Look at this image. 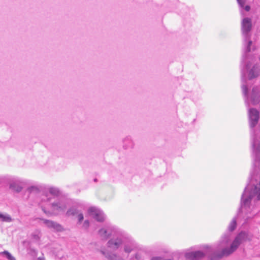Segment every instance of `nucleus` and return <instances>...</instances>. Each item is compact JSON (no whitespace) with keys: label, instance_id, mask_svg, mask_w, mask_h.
Listing matches in <instances>:
<instances>
[{"label":"nucleus","instance_id":"1","mask_svg":"<svg viewBox=\"0 0 260 260\" xmlns=\"http://www.w3.org/2000/svg\"><path fill=\"white\" fill-rule=\"evenodd\" d=\"M230 240L229 234L225 235L218 246L217 250L211 255L212 260L220 259L232 254L243 242L249 240L248 234L244 232L240 233L231 244L230 247L227 246Z\"/></svg>","mask_w":260,"mask_h":260},{"label":"nucleus","instance_id":"2","mask_svg":"<svg viewBox=\"0 0 260 260\" xmlns=\"http://www.w3.org/2000/svg\"><path fill=\"white\" fill-rule=\"evenodd\" d=\"M252 27L251 21L250 18L245 17L242 21V34L244 38V45L245 52H251L255 50V48L252 45V41L249 40L250 32Z\"/></svg>","mask_w":260,"mask_h":260},{"label":"nucleus","instance_id":"3","mask_svg":"<svg viewBox=\"0 0 260 260\" xmlns=\"http://www.w3.org/2000/svg\"><path fill=\"white\" fill-rule=\"evenodd\" d=\"M257 138H260V127L254 132L252 144L253 165L255 170L258 171L260 170V140Z\"/></svg>","mask_w":260,"mask_h":260},{"label":"nucleus","instance_id":"4","mask_svg":"<svg viewBox=\"0 0 260 260\" xmlns=\"http://www.w3.org/2000/svg\"><path fill=\"white\" fill-rule=\"evenodd\" d=\"M248 116L250 126L253 128L257 124L258 121L259 113L254 108L249 109L248 110Z\"/></svg>","mask_w":260,"mask_h":260},{"label":"nucleus","instance_id":"5","mask_svg":"<svg viewBox=\"0 0 260 260\" xmlns=\"http://www.w3.org/2000/svg\"><path fill=\"white\" fill-rule=\"evenodd\" d=\"M88 213L98 221L102 222L105 219L103 212L95 207H92L89 208L88 209Z\"/></svg>","mask_w":260,"mask_h":260},{"label":"nucleus","instance_id":"6","mask_svg":"<svg viewBox=\"0 0 260 260\" xmlns=\"http://www.w3.org/2000/svg\"><path fill=\"white\" fill-rule=\"evenodd\" d=\"M43 223L48 228L52 229L56 232H62L64 231L63 227L59 223L52 220L40 218Z\"/></svg>","mask_w":260,"mask_h":260},{"label":"nucleus","instance_id":"7","mask_svg":"<svg viewBox=\"0 0 260 260\" xmlns=\"http://www.w3.org/2000/svg\"><path fill=\"white\" fill-rule=\"evenodd\" d=\"M210 251H207L206 253L201 251L187 252L185 254V257L188 260H198L203 257L205 254H208Z\"/></svg>","mask_w":260,"mask_h":260},{"label":"nucleus","instance_id":"8","mask_svg":"<svg viewBox=\"0 0 260 260\" xmlns=\"http://www.w3.org/2000/svg\"><path fill=\"white\" fill-rule=\"evenodd\" d=\"M260 75V68L258 66L254 65L249 70L248 74L250 80L258 77Z\"/></svg>","mask_w":260,"mask_h":260},{"label":"nucleus","instance_id":"9","mask_svg":"<svg viewBox=\"0 0 260 260\" xmlns=\"http://www.w3.org/2000/svg\"><path fill=\"white\" fill-rule=\"evenodd\" d=\"M24 186V183L19 180H15L10 184V188L17 192H20Z\"/></svg>","mask_w":260,"mask_h":260},{"label":"nucleus","instance_id":"10","mask_svg":"<svg viewBox=\"0 0 260 260\" xmlns=\"http://www.w3.org/2000/svg\"><path fill=\"white\" fill-rule=\"evenodd\" d=\"M251 98L253 104H256L260 101V93L257 87H254L252 88Z\"/></svg>","mask_w":260,"mask_h":260},{"label":"nucleus","instance_id":"11","mask_svg":"<svg viewBox=\"0 0 260 260\" xmlns=\"http://www.w3.org/2000/svg\"><path fill=\"white\" fill-rule=\"evenodd\" d=\"M122 244V240L120 238L112 239L108 242V247L113 249H117Z\"/></svg>","mask_w":260,"mask_h":260},{"label":"nucleus","instance_id":"12","mask_svg":"<svg viewBox=\"0 0 260 260\" xmlns=\"http://www.w3.org/2000/svg\"><path fill=\"white\" fill-rule=\"evenodd\" d=\"M111 228H102L99 231L100 236L103 239H107L111 235Z\"/></svg>","mask_w":260,"mask_h":260},{"label":"nucleus","instance_id":"13","mask_svg":"<svg viewBox=\"0 0 260 260\" xmlns=\"http://www.w3.org/2000/svg\"><path fill=\"white\" fill-rule=\"evenodd\" d=\"M54 210L63 211L67 207L66 205L62 202L54 203L52 204Z\"/></svg>","mask_w":260,"mask_h":260},{"label":"nucleus","instance_id":"14","mask_svg":"<svg viewBox=\"0 0 260 260\" xmlns=\"http://www.w3.org/2000/svg\"><path fill=\"white\" fill-rule=\"evenodd\" d=\"M102 253L108 260H122L119 255L112 252H105L103 251Z\"/></svg>","mask_w":260,"mask_h":260},{"label":"nucleus","instance_id":"15","mask_svg":"<svg viewBox=\"0 0 260 260\" xmlns=\"http://www.w3.org/2000/svg\"><path fill=\"white\" fill-rule=\"evenodd\" d=\"M0 220L4 222H11L12 221V219L11 217L8 214H3L0 213Z\"/></svg>","mask_w":260,"mask_h":260},{"label":"nucleus","instance_id":"16","mask_svg":"<svg viewBox=\"0 0 260 260\" xmlns=\"http://www.w3.org/2000/svg\"><path fill=\"white\" fill-rule=\"evenodd\" d=\"M78 213L79 212L76 208L72 207L68 210V211L66 213V214L67 216H69L71 215H75L76 214H78Z\"/></svg>","mask_w":260,"mask_h":260},{"label":"nucleus","instance_id":"17","mask_svg":"<svg viewBox=\"0 0 260 260\" xmlns=\"http://www.w3.org/2000/svg\"><path fill=\"white\" fill-rule=\"evenodd\" d=\"M0 254L6 256L9 260H16L15 258L8 251H4Z\"/></svg>","mask_w":260,"mask_h":260},{"label":"nucleus","instance_id":"18","mask_svg":"<svg viewBox=\"0 0 260 260\" xmlns=\"http://www.w3.org/2000/svg\"><path fill=\"white\" fill-rule=\"evenodd\" d=\"M49 193L54 196H57L59 194V190L55 187H50L49 188Z\"/></svg>","mask_w":260,"mask_h":260},{"label":"nucleus","instance_id":"19","mask_svg":"<svg viewBox=\"0 0 260 260\" xmlns=\"http://www.w3.org/2000/svg\"><path fill=\"white\" fill-rule=\"evenodd\" d=\"M32 238L38 241L40 239L41 237V232L39 231H35L32 234H31Z\"/></svg>","mask_w":260,"mask_h":260},{"label":"nucleus","instance_id":"20","mask_svg":"<svg viewBox=\"0 0 260 260\" xmlns=\"http://www.w3.org/2000/svg\"><path fill=\"white\" fill-rule=\"evenodd\" d=\"M236 227V221L235 219H233L231 222L230 223V224L229 227V229L230 231H234Z\"/></svg>","mask_w":260,"mask_h":260},{"label":"nucleus","instance_id":"21","mask_svg":"<svg viewBox=\"0 0 260 260\" xmlns=\"http://www.w3.org/2000/svg\"><path fill=\"white\" fill-rule=\"evenodd\" d=\"M134 249V246H131L128 245H125L124 247V251L125 252L129 253L131 252Z\"/></svg>","mask_w":260,"mask_h":260},{"label":"nucleus","instance_id":"22","mask_svg":"<svg viewBox=\"0 0 260 260\" xmlns=\"http://www.w3.org/2000/svg\"><path fill=\"white\" fill-rule=\"evenodd\" d=\"M242 91L243 94L245 96H247L248 95V88L246 85H243L242 86Z\"/></svg>","mask_w":260,"mask_h":260},{"label":"nucleus","instance_id":"23","mask_svg":"<svg viewBox=\"0 0 260 260\" xmlns=\"http://www.w3.org/2000/svg\"><path fill=\"white\" fill-rule=\"evenodd\" d=\"M78 223H81L82 221L83 220L84 217L82 213H78Z\"/></svg>","mask_w":260,"mask_h":260},{"label":"nucleus","instance_id":"24","mask_svg":"<svg viewBox=\"0 0 260 260\" xmlns=\"http://www.w3.org/2000/svg\"><path fill=\"white\" fill-rule=\"evenodd\" d=\"M28 191L30 192L34 191H38V188L36 186H31L27 189Z\"/></svg>","mask_w":260,"mask_h":260},{"label":"nucleus","instance_id":"25","mask_svg":"<svg viewBox=\"0 0 260 260\" xmlns=\"http://www.w3.org/2000/svg\"><path fill=\"white\" fill-rule=\"evenodd\" d=\"M89 226V221L88 220H86L84 221V223L83 224V227L87 229Z\"/></svg>","mask_w":260,"mask_h":260},{"label":"nucleus","instance_id":"26","mask_svg":"<svg viewBox=\"0 0 260 260\" xmlns=\"http://www.w3.org/2000/svg\"><path fill=\"white\" fill-rule=\"evenodd\" d=\"M238 4L242 7H244V5L246 3V0H237Z\"/></svg>","mask_w":260,"mask_h":260},{"label":"nucleus","instance_id":"27","mask_svg":"<svg viewBox=\"0 0 260 260\" xmlns=\"http://www.w3.org/2000/svg\"><path fill=\"white\" fill-rule=\"evenodd\" d=\"M151 260H171V259H164V258L159 257H153L151 259Z\"/></svg>","mask_w":260,"mask_h":260},{"label":"nucleus","instance_id":"28","mask_svg":"<svg viewBox=\"0 0 260 260\" xmlns=\"http://www.w3.org/2000/svg\"><path fill=\"white\" fill-rule=\"evenodd\" d=\"M244 10L247 11V12H248L250 10V7L249 6H246L245 7H244Z\"/></svg>","mask_w":260,"mask_h":260},{"label":"nucleus","instance_id":"29","mask_svg":"<svg viewBox=\"0 0 260 260\" xmlns=\"http://www.w3.org/2000/svg\"><path fill=\"white\" fill-rule=\"evenodd\" d=\"M253 179H254V175L252 174L251 175V180L250 181H251L250 184L252 183Z\"/></svg>","mask_w":260,"mask_h":260},{"label":"nucleus","instance_id":"30","mask_svg":"<svg viewBox=\"0 0 260 260\" xmlns=\"http://www.w3.org/2000/svg\"><path fill=\"white\" fill-rule=\"evenodd\" d=\"M42 210L45 213H46L47 214H48V212H47L43 208H42Z\"/></svg>","mask_w":260,"mask_h":260},{"label":"nucleus","instance_id":"31","mask_svg":"<svg viewBox=\"0 0 260 260\" xmlns=\"http://www.w3.org/2000/svg\"><path fill=\"white\" fill-rule=\"evenodd\" d=\"M136 258L137 259H138V258H138V257L137 256V255H136Z\"/></svg>","mask_w":260,"mask_h":260}]
</instances>
